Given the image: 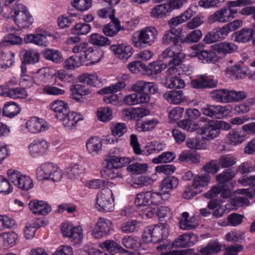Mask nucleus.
<instances>
[{
  "label": "nucleus",
  "mask_w": 255,
  "mask_h": 255,
  "mask_svg": "<svg viewBox=\"0 0 255 255\" xmlns=\"http://www.w3.org/2000/svg\"><path fill=\"white\" fill-rule=\"evenodd\" d=\"M102 147L101 141L98 137H91L86 142L88 152L93 156L101 153Z\"/></svg>",
  "instance_id": "nucleus-29"
},
{
  "label": "nucleus",
  "mask_w": 255,
  "mask_h": 255,
  "mask_svg": "<svg viewBox=\"0 0 255 255\" xmlns=\"http://www.w3.org/2000/svg\"><path fill=\"white\" fill-rule=\"evenodd\" d=\"M198 241L197 236L192 233H186L174 240L172 246L176 248H187L194 245Z\"/></svg>",
  "instance_id": "nucleus-15"
},
{
  "label": "nucleus",
  "mask_w": 255,
  "mask_h": 255,
  "mask_svg": "<svg viewBox=\"0 0 255 255\" xmlns=\"http://www.w3.org/2000/svg\"><path fill=\"white\" fill-rule=\"evenodd\" d=\"M104 52L96 47L89 46L84 55L80 56L82 65L89 66L99 62L104 57Z\"/></svg>",
  "instance_id": "nucleus-11"
},
{
  "label": "nucleus",
  "mask_w": 255,
  "mask_h": 255,
  "mask_svg": "<svg viewBox=\"0 0 255 255\" xmlns=\"http://www.w3.org/2000/svg\"><path fill=\"white\" fill-rule=\"evenodd\" d=\"M148 165L146 163H133L128 165V171L133 174H141L148 171Z\"/></svg>",
  "instance_id": "nucleus-59"
},
{
  "label": "nucleus",
  "mask_w": 255,
  "mask_h": 255,
  "mask_svg": "<svg viewBox=\"0 0 255 255\" xmlns=\"http://www.w3.org/2000/svg\"><path fill=\"white\" fill-rule=\"evenodd\" d=\"M58 119L62 122L63 126L67 129H72L75 128L79 121L83 120V118L75 112H70L69 110L67 114H64Z\"/></svg>",
  "instance_id": "nucleus-23"
},
{
  "label": "nucleus",
  "mask_w": 255,
  "mask_h": 255,
  "mask_svg": "<svg viewBox=\"0 0 255 255\" xmlns=\"http://www.w3.org/2000/svg\"><path fill=\"white\" fill-rule=\"evenodd\" d=\"M97 117L103 122L110 121L113 118L112 111L109 107L99 108L97 111Z\"/></svg>",
  "instance_id": "nucleus-63"
},
{
  "label": "nucleus",
  "mask_w": 255,
  "mask_h": 255,
  "mask_svg": "<svg viewBox=\"0 0 255 255\" xmlns=\"http://www.w3.org/2000/svg\"><path fill=\"white\" fill-rule=\"evenodd\" d=\"M140 246L138 238L128 236V255H140L138 251Z\"/></svg>",
  "instance_id": "nucleus-56"
},
{
  "label": "nucleus",
  "mask_w": 255,
  "mask_h": 255,
  "mask_svg": "<svg viewBox=\"0 0 255 255\" xmlns=\"http://www.w3.org/2000/svg\"><path fill=\"white\" fill-rule=\"evenodd\" d=\"M111 129L113 135L121 137L126 132L127 128L125 123H118L113 125Z\"/></svg>",
  "instance_id": "nucleus-64"
},
{
  "label": "nucleus",
  "mask_w": 255,
  "mask_h": 255,
  "mask_svg": "<svg viewBox=\"0 0 255 255\" xmlns=\"http://www.w3.org/2000/svg\"><path fill=\"white\" fill-rule=\"evenodd\" d=\"M236 193L245 196H237L234 198L233 202L237 206L242 207L249 205V199H252L255 194V191L253 188L239 189L236 190Z\"/></svg>",
  "instance_id": "nucleus-22"
},
{
  "label": "nucleus",
  "mask_w": 255,
  "mask_h": 255,
  "mask_svg": "<svg viewBox=\"0 0 255 255\" xmlns=\"http://www.w3.org/2000/svg\"><path fill=\"white\" fill-rule=\"evenodd\" d=\"M194 51L191 53V57H197L202 63H211L216 61V54L211 50H200L199 45L192 47Z\"/></svg>",
  "instance_id": "nucleus-17"
},
{
  "label": "nucleus",
  "mask_w": 255,
  "mask_h": 255,
  "mask_svg": "<svg viewBox=\"0 0 255 255\" xmlns=\"http://www.w3.org/2000/svg\"><path fill=\"white\" fill-rule=\"evenodd\" d=\"M198 133L204 141H209L217 137L219 133L215 120H209L198 129Z\"/></svg>",
  "instance_id": "nucleus-13"
},
{
  "label": "nucleus",
  "mask_w": 255,
  "mask_h": 255,
  "mask_svg": "<svg viewBox=\"0 0 255 255\" xmlns=\"http://www.w3.org/2000/svg\"><path fill=\"white\" fill-rule=\"evenodd\" d=\"M210 181V177L207 174L204 175L196 176L193 180L192 183L198 188V190L203 191V188L207 186Z\"/></svg>",
  "instance_id": "nucleus-55"
},
{
  "label": "nucleus",
  "mask_w": 255,
  "mask_h": 255,
  "mask_svg": "<svg viewBox=\"0 0 255 255\" xmlns=\"http://www.w3.org/2000/svg\"><path fill=\"white\" fill-rule=\"evenodd\" d=\"M99 246L102 249L106 250L110 252H114L122 254L127 252V250L123 249L120 245L113 240H107L100 243Z\"/></svg>",
  "instance_id": "nucleus-40"
},
{
  "label": "nucleus",
  "mask_w": 255,
  "mask_h": 255,
  "mask_svg": "<svg viewBox=\"0 0 255 255\" xmlns=\"http://www.w3.org/2000/svg\"><path fill=\"white\" fill-rule=\"evenodd\" d=\"M221 249V245L216 240L210 241L207 245L200 250L202 255H213L219 253Z\"/></svg>",
  "instance_id": "nucleus-44"
},
{
  "label": "nucleus",
  "mask_w": 255,
  "mask_h": 255,
  "mask_svg": "<svg viewBox=\"0 0 255 255\" xmlns=\"http://www.w3.org/2000/svg\"><path fill=\"white\" fill-rule=\"evenodd\" d=\"M167 67V64L158 62L150 63L148 66L144 64V74L148 75H153L160 73Z\"/></svg>",
  "instance_id": "nucleus-33"
},
{
  "label": "nucleus",
  "mask_w": 255,
  "mask_h": 255,
  "mask_svg": "<svg viewBox=\"0 0 255 255\" xmlns=\"http://www.w3.org/2000/svg\"><path fill=\"white\" fill-rule=\"evenodd\" d=\"M175 29H171L165 31L162 37V43L165 45L180 44L179 36L175 33Z\"/></svg>",
  "instance_id": "nucleus-49"
},
{
  "label": "nucleus",
  "mask_w": 255,
  "mask_h": 255,
  "mask_svg": "<svg viewBox=\"0 0 255 255\" xmlns=\"http://www.w3.org/2000/svg\"><path fill=\"white\" fill-rule=\"evenodd\" d=\"M146 83L145 81L138 80L132 85L131 89L135 92L128 95V103H130V105H134L149 102L150 95L143 92L145 89Z\"/></svg>",
  "instance_id": "nucleus-6"
},
{
  "label": "nucleus",
  "mask_w": 255,
  "mask_h": 255,
  "mask_svg": "<svg viewBox=\"0 0 255 255\" xmlns=\"http://www.w3.org/2000/svg\"><path fill=\"white\" fill-rule=\"evenodd\" d=\"M165 85L168 88L170 89H182L185 87V83L179 77L170 76L166 78Z\"/></svg>",
  "instance_id": "nucleus-57"
},
{
  "label": "nucleus",
  "mask_w": 255,
  "mask_h": 255,
  "mask_svg": "<svg viewBox=\"0 0 255 255\" xmlns=\"http://www.w3.org/2000/svg\"><path fill=\"white\" fill-rule=\"evenodd\" d=\"M113 224L109 219L100 218L97 221L92 232V235L97 239L111 234L113 230Z\"/></svg>",
  "instance_id": "nucleus-12"
},
{
  "label": "nucleus",
  "mask_w": 255,
  "mask_h": 255,
  "mask_svg": "<svg viewBox=\"0 0 255 255\" xmlns=\"http://www.w3.org/2000/svg\"><path fill=\"white\" fill-rule=\"evenodd\" d=\"M125 159L114 155L107 157L105 165L101 171L102 176L112 179L119 177L118 169L123 167Z\"/></svg>",
  "instance_id": "nucleus-5"
},
{
  "label": "nucleus",
  "mask_w": 255,
  "mask_h": 255,
  "mask_svg": "<svg viewBox=\"0 0 255 255\" xmlns=\"http://www.w3.org/2000/svg\"><path fill=\"white\" fill-rule=\"evenodd\" d=\"M213 49L219 54L227 55L237 51L238 46L233 42L224 41L216 43L212 46Z\"/></svg>",
  "instance_id": "nucleus-26"
},
{
  "label": "nucleus",
  "mask_w": 255,
  "mask_h": 255,
  "mask_svg": "<svg viewBox=\"0 0 255 255\" xmlns=\"http://www.w3.org/2000/svg\"><path fill=\"white\" fill-rule=\"evenodd\" d=\"M158 123L159 121L155 118L145 120L136 124V129L140 132L151 130L154 128Z\"/></svg>",
  "instance_id": "nucleus-51"
},
{
  "label": "nucleus",
  "mask_w": 255,
  "mask_h": 255,
  "mask_svg": "<svg viewBox=\"0 0 255 255\" xmlns=\"http://www.w3.org/2000/svg\"><path fill=\"white\" fill-rule=\"evenodd\" d=\"M14 61V54L9 51L5 53L0 50V70H4L11 66Z\"/></svg>",
  "instance_id": "nucleus-38"
},
{
  "label": "nucleus",
  "mask_w": 255,
  "mask_h": 255,
  "mask_svg": "<svg viewBox=\"0 0 255 255\" xmlns=\"http://www.w3.org/2000/svg\"><path fill=\"white\" fill-rule=\"evenodd\" d=\"M44 57L48 60L58 63L62 61V56L59 51L51 49H46L43 51Z\"/></svg>",
  "instance_id": "nucleus-53"
},
{
  "label": "nucleus",
  "mask_w": 255,
  "mask_h": 255,
  "mask_svg": "<svg viewBox=\"0 0 255 255\" xmlns=\"http://www.w3.org/2000/svg\"><path fill=\"white\" fill-rule=\"evenodd\" d=\"M157 34L154 27L148 26L135 32L132 36V41L136 48H144L153 43Z\"/></svg>",
  "instance_id": "nucleus-2"
},
{
  "label": "nucleus",
  "mask_w": 255,
  "mask_h": 255,
  "mask_svg": "<svg viewBox=\"0 0 255 255\" xmlns=\"http://www.w3.org/2000/svg\"><path fill=\"white\" fill-rule=\"evenodd\" d=\"M49 148L48 143L43 138L33 140L28 146V151L33 158L43 156L46 154Z\"/></svg>",
  "instance_id": "nucleus-14"
},
{
  "label": "nucleus",
  "mask_w": 255,
  "mask_h": 255,
  "mask_svg": "<svg viewBox=\"0 0 255 255\" xmlns=\"http://www.w3.org/2000/svg\"><path fill=\"white\" fill-rule=\"evenodd\" d=\"M249 72L248 68L242 67L239 64L228 66L226 69V76L232 80L243 79L248 75Z\"/></svg>",
  "instance_id": "nucleus-21"
},
{
  "label": "nucleus",
  "mask_w": 255,
  "mask_h": 255,
  "mask_svg": "<svg viewBox=\"0 0 255 255\" xmlns=\"http://www.w3.org/2000/svg\"><path fill=\"white\" fill-rule=\"evenodd\" d=\"M236 172L231 168L224 170L221 174L216 176V180L221 185L226 188L225 197H231L232 190L234 188V184L231 181L235 176Z\"/></svg>",
  "instance_id": "nucleus-10"
},
{
  "label": "nucleus",
  "mask_w": 255,
  "mask_h": 255,
  "mask_svg": "<svg viewBox=\"0 0 255 255\" xmlns=\"http://www.w3.org/2000/svg\"><path fill=\"white\" fill-rule=\"evenodd\" d=\"M51 36V34L46 31L41 33H34L25 36L24 40L26 43H33L39 46H46L48 44L47 36Z\"/></svg>",
  "instance_id": "nucleus-20"
},
{
  "label": "nucleus",
  "mask_w": 255,
  "mask_h": 255,
  "mask_svg": "<svg viewBox=\"0 0 255 255\" xmlns=\"http://www.w3.org/2000/svg\"><path fill=\"white\" fill-rule=\"evenodd\" d=\"M79 80L81 83L94 87H96L99 83L98 76L95 73H84L80 76Z\"/></svg>",
  "instance_id": "nucleus-60"
},
{
  "label": "nucleus",
  "mask_w": 255,
  "mask_h": 255,
  "mask_svg": "<svg viewBox=\"0 0 255 255\" xmlns=\"http://www.w3.org/2000/svg\"><path fill=\"white\" fill-rule=\"evenodd\" d=\"M10 15L15 23L20 28L29 27L33 18L26 7L20 3H15L10 11Z\"/></svg>",
  "instance_id": "nucleus-3"
},
{
  "label": "nucleus",
  "mask_w": 255,
  "mask_h": 255,
  "mask_svg": "<svg viewBox=\"0 0 255 255\" xmlns=\"http://www.w3.org/2000/svg\"><path fill=\"white\" fill-rule=\"evenodd\" d=\"M166 4H160L155 6L150 11V15L154 18H162L169 13Z\"/></svg>",
  "instance_id": "nucleus-52"
},
{
  "label": "nucleus",
  "mask_w": 255,
  "mask_h": 255,
  "mask_svg": "<svg viewBox=\"0 0 255 255\" xmlns=\"http://www.w3.org/2000/svg\"><path fill=\"white\" fill-rule=\"evenodd\" d=\"M245 137L242 131L238 129L231 130L227 136V141L231 145H237L241 144Z\"/></svg>",
  "instance_id": "nucleus-34"
},
{
  "label": "nucleus",
  "mask_w": 255,
  "mask_h": 255,
  "mask_svg": "<svg viewBox=\"0 0 255 255\" xmlns=\"http://www.w3.org/2000/svg\"><path fill=\"white\" fill-rule=\"evenodd\" d=\"M28 206L30 210L35 215H46L51 210L49 205L42 200L31 201L29 203Z\"/></svg>",
  "instance_id": "nucleus-24"
},
{
  "label": "nucleus",
  "mask_w": 255,
  "mask_h": 255,
  "mask_svg": "<svg viewBox=\"0 0 255 255\" xmlns=\"http://www.w3.org/2000/svg\"><path fill=\"white\" fill-rule=\"evenodd\" d=\"M0 95L12 99L25 98L27 96L25 88H10L7 86H0Z\"/></svg>",
  "instance_id": "nucleus-16"
},
{
  "label": "nucleus",
  "mask_w": 255,
  "mask_h": 255,
  "mask_svg": "<svg viewBox=\"0 0 255 255\" xmlns=\"http://www.w3.org/2000/svg\"><path fill=\"white\" fill-rule=\"evenodd\" d=\"M229 17L226 9L224 7L210 15L208 18V21L210 23L215 22L224 23L230 21Z\"/></svg>",
  "instance_id": "nucleus-30"
},
{
  "label": "nucleus",
  "mask_w": 255,
  "mask_h": 255,
  "mask_svg": "<svg viewBox=\"0 0 255 255\" xmlns=\"http://www.w3.org/2000/svg\"><path fill=\"white\" fill-rule=\"evenodd\" d=\"M37 177L39 180H49L58 182L62 177L63 173L57 164L47 162L41 164L36 170Z\"/></svg>",
  "instance_id": "nucleus-4"
},
{
  "label": "nucleus",
  "mask_w": 255,
  "mask_h": 255,
  "mask_svg": "<svg viewBox=\"0 0 255 255\" xmlns=\"http://www.w3.org/2000/svg\"><path fill=\"white\" fill-rule=\"evenodd\" d=\"M26 128L29 132L36 133L46 130L48 128V126L47 122L44 120L32 117L26 122Z\"/></svg>",
  "instance_id": "nucleus-18"
},
{
  "label": "nucleus",
  "mask_w": 255,
  "mask_h": 255,
  "mask_svg": "<svg viewBox=\"0 0 255 255\" xmlns=\"http://www.w3.org/2000/svg\"><path fill=\"white\" fill-rule=\"evenodd\" d=\"M123 29L124 27L121 25L119 19L118 18H114L110 22L104 26L103 32L107 36L114 37Z\"/></svg>",
  "instance_id": "nucleus-27"
},
{
  "label": "nucleus",
  "mask_w": 255,
  "mask_h": 255,
  "mask_svg": "<svg viewBox=\"0 0 255 255\" xmlns=\"http://www.w3.org/2000/svg\"><path fill=\"white\" fill-rule=\"evenodd\" d=\"M255 31L251 28H243L241 30L234 32L232 38L234 41L238 43H247L252 40Z\"/></svg>",
  "instance_id": "nucleus-25"
},
{
  "label": "nucleus",
  "mask_w": 255,
  "mask_h": 255,
  "mask_svg": "<svg viewBox=\"0 0 255 255\" xmlns=\"http://www.w3.org/2000/svg\"><path fill=\"white\" fill-rule=\"evenodd\" d=\"M91 29V25L86 23H78L75 25L71 30L73 34L81 35L88 33Z\"/></svg>",
  "instance_id": "nucleus-61"
},
{
  "label": "nucleus",
  "mask_w": 255,
  "mask_h": 255,
  "mask_svg": "<svg viewBox=\"0 0 255 255\" xmlns=\"http://www.w3.org/2000/svg\"><path fill=\"white\" fill-rule=\"evenodd\" d=\"M128 46L125 44L112 45L110 49L112 51L116 57L123 61L128 60Z\"/></svg>",
  "instance_id": "nucleus-47"
},
{
  "label": "nucleus",
  "mask_w": 255,
  "mask_h": 255,
  "mask_svg": "<svg viewBox=\"0 0 255 255\" xmlns=\"http://www.w3.org/2000/svg\"><path fill=\"white\" fill-rule=\"evenodd\" d=\"M23 56L22 63L24 64H33L38 62L39 54L37 51L34 49L24 50L21 53Z\"/></svg>",
  "instance_id": "nucleus-42"
},
{
  "label": "nucleus",
  "mask_w": 255,
  "mask_h": 255,
  "mask_svg": "<svg viewBox=\"0 0 255 255\" xmlns=\"http://www.w3.org/2000/svg\"><path fill=\"white\" fill-rule=\"evenodd\" d=\"M168 234L169 226L166 223H160L145 228L142 235V239L146 244H156L165 239Z\"/></svg>",
  "instance_id": "nucleus-1"
},
{
  "label": "nucleus",
  "mask_w": 255,
  "mask_h": 255,
  "mask_svg": "<svg viewBox=\"0 0 255 255\" xmlns=\"http://www.w3.org/2000/svg\"><path fill=\"white\" fill-rule=\"evenodd\" d=\"M113 193L111 189H103L97 194L95 208L100 212H108L114 210Z\"/></svg>",
  "instance_id": "nucleus-7"
},
{
  "label": "nucleus",
  "mask_w": 255,
  "mask_h": 255,
  "mask_svg": "<svg viewBox=\"0 0 255 255\" xmlns=\"http://www.w3.org/2000/svg\"><path fill=\"white\" fill-rule=\"evenodd\" d=\"M80 39L78 36L71 37L67 40V43L69 45L76 44L72 48L73 52L75 53H83V55H84L89 46L86 42L79 43Z\"/></svg>",
  "instance_id": "nucleus-31"
},
{
  "label": "nucleus",
  "mask_w": 255,
  "mask_h": 255,
  "mask_svg": "<svg viewBox=\"0 0 255 255\" xmlns=\"http://www.w3.org/2000/svg\"><path fill=\"white\" fill-rule=\"evenodd\" d=\"M237 162V158L231 154L222 155L219 158L218 163L222 168H227L233 166Z\"/></svg>",
  "instance_id": "nucleus-50"
},
{
  "label": "nucleus",
  "mask_w": 255,
  "mask_h": 255,
  "mask_svg": "<svg viewBox=\"0 0 255 255\" xmlns=\"http://www.w3.org/2000/svg\"><path fill=\"white\" fill-rule=\"evenodd\" d=\"M89 42L94 45L105 46L111 44L110 40L99 33H92L89 38Z\"/></svg>",
  "instance_id": "nucleus-46"
},
{
  "label": "nucleus",
  "mask_w": 255,
  "mask_h": 255,
  "mask_svg": "<svg viewBox=\"0 0 255 255\" xmlns=\"http://www.w3.org/2000/svg\"><path fill=\"white\" fill-rule=\"evenodd\" d=\"M179 184V180L175 176H167L164 178L161 185V190L163 194H168L176 188Z\"/></svg>",
  "instance_id": "nucleus-32"
},
{
  "label": "nucleus",
  "mask_w": 255,
  "mask_h": 255,
  "mask_svg": "<svg viewBox=\"0 0 255 255\" xmlns=\"http://www.w3.org/2000/svg\"><path fill=\"white\" fill-rule=\"evenodd\" d=\"M211 98L215 102L221 103H229V89L214 90L210 93Z\"/></svg>",
  "instance_id": "nucleus-37"
},
{
  "label": "nucleus",
  "mask_w": 255,
  "mask_h": 255,
  "mask_svg": "<svg viewBox=\"0 0 255 255\" xmlns=\"http://www.w3.org/2000/svg\"><path fill=\"white\" fill-rule=\"evenodd\" d=\"M51 109L56 113L57 119L67 114L70 110L67 103L62 100H56L51 104Z\"/></svg>",
  "instance_id": "nucleus-35"
},
{
  "label": "nucleus",
  "mask_w": 255,
  "mask_h": 255,
  "mask_svg": "<svg viewBox=\"0 0 255 255\" xmlns=\"http://www.w3.org/2000/svg\"><path fill=\"white\" fill-rule=\"evenodd\" d=\"M185 57V54L182 52L181 44H172L162 52L159 58L162 61L168 59L170 63L174 62L176 64H180Z\"/></svg>",
  "instance_id": "nucleus-9"
},
{
  "label": "nucleus",
  "mask_w": 255,
  "mask_h": 255,
  "mask_svg": "<svg viewBox=\"0 0 255 255\" xmlns=\"http://www.w3.org/2000/svg\"><path fill=\"white\" fill-rule=\"evenodd\" d=\"M150 193L146 191L141 192L137 194L134 200V203L137 206H144L150 205L149 198Z\"/></svg>",
  "instance_id": "nucleus-62"
},
{
  "label": "nucleus",
  "mask_w": 255,
  "mask_h": 255,
  "mask_svg": "<svg viewBox=\"0 0 255 255\" xmlns=\"http://www.w3.org/2000/svg\"><path fill=\"white\" fill-rule=\"evenodd\" d=\"M226 188L222 185L218 183V185L213 186L211 189L205 194V197L208 199H213L217 197L220 193L223 198H229L230 197H225L226 193Z\"/></svg>",
  "instance_id": "nucleus-45"
},
{
  "label": "nucleus",
  "mask_w": 255,
  "mask_h": 255,
  "mask_svg": "<svg viewBox=\"0 0 255 255\" xmlns=\"http://www.w3.org/2000/svg\"><path fill=\"white\" fill-rule=\"evenodd\" d=\"M163 97L169 103L173 104H179L185 99L182 90L167 91L164 94Z\"/></svg>",
  "instance_id": "nucleus-36"
},
{
  "label": "nucleus",
  "mask_w": 255,
  "mask_h": 255,
  "mask_svg": "<svg viewBox=\"0 0 255 255\" xmlns=\"http://www.w3.org/2000/svg\"><path fill=\"white\" fill-rule=\"evenodd\" d=\"M201 111L205 116L221 119L224 116L225 108L220 105L207 104L201 108Z\"/></svg>",
  "instance_id": "nucleus-19"
},
{
  "label": "nucleus",
  "mask_w": 255,
  "mask_h": 255,
  "mask_svg": "<svg viewBox=\"0 0 255 255\" xmlns=\"http://www.w3.org/2000/svg\"><path fill=\"white\" fill-rule=\"evenodd\" d=\"M92 0H70L72 6L80 11L88 10L92 5Z\"/></svg>",
  "instance_id": "nucleus-58"
},
{
  "label": "nucleus",
  "mask_w": 255,
  "mask_h": 255,
  "mask_svg": "<svg viewBox=\"0 0 255 255\" xmlns=\"http://www.w3.org/2000/svg\"><path fill=\"white\" fill-rule=\"evenodd\" d=\"M149 114L150 112L146 109L132 107L128 108V117L136 121L139 120Z\"/></svg>",
  "instance_id": "nucleus-48"
},
{
  "label": "nucleus",
  "mask_w": 255,
  "mask_h": 255,
  "mask_svg": "<svg viewBox=\"0 0 255 255\" xmlns=\"http://www.w3.org/2000/svg\"><path fill=\"white\" fill-rule=\"evenodd\" d=\"M128 80V75L125 74L122 77L119 79V81L109 86L103 88L98 92L99 94H109L117 93L126 87V82Z\"/></svg>",
  "instance_id": "nucleus-28"
},
{
  "label": "nucleus",
  "mask_w": 255,
  "mask_h": 255,
  "mask_svg": "<svg viewBox=\"0 0 255 255\" xmlns=\"http://www.w3.org/2000/svg\"><path fill=\"white\" fill-rule=\"evenodd\" d=\"M20 112L19 106L14 102H8L4 104L3 108V115L7 117L12 118Z\"/></svg>",
  "instance_id": "nucleus-41"
},
{
  "label": "nucleus",
  "mask_w": 255,
  "mask_h": 255,
  "mask_svg": "<svg viewBox=\"0 0 255 255\" xmlns=\"http://www.w3.org/2000/svg\"><path fill=\"white\" fill-rule=\"evenodd\" d=\"M175 153L172 151L164 152L157 157L153 158L152 162L154 164L169 163L172 162L175 158Z\"/></svg>",
  "instance_id": "nucleus-54"
},
{
  "label": "nucleus",
  "mask_w": 255,
  "mask_h": 255,
  "mask_svg": "<svg viewBox=\"0 0 255 255\" xmlns=\"http://www.w3.org/2000/svg\"><path fill=\"white\" fill-rule=\"evenodd\" d=\"M17 237V235L13 232L0 234V247L13 246L15 244Z\"/></svg>",
  "instance_id": "nucleus-43"
},
{
  "label": "nucleus",
  "mask_w": 255,
  "mask_h": 255,
  "mask_svg": "<svg viewBox=\"0 0 255 255\" xmlns=\"http://www.w3.org/2000/svg\"><path fill=\"white\" fill-rule=\"evenodd\" d=\"M70 90L73 99L77 101L80 100L81 97L90 93V90L86 86L81 84L72 85L70 86Z\"/></svg>",
  "instance_id": "nucleus-39"
},
{
  "label": "nucleus",
  "mask_w": 255,
  "mask_h": 255,
  "mask_svg": "<svg viewBox=\"0 0 255 255\" xmlns=\"http://www.w3.org/2000/svg\"><path fill=\"white\" fill-rule=\"evenodd\" d=\"M7 175L10 181L18 189L28 191L33 187L32 179L17 170L10 169L7 170Z\"/></svg>",
  "instance_id": "nucleus-8"
}]
</instances>
